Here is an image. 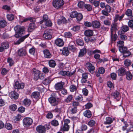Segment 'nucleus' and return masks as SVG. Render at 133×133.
Returning <instances> with one entry per match:
<instances>
[{
    "instance_id": "nucleus-28",
    "label": "nucleus",
    "mask_w": 133,
    "mask_h": 133,
    "mask_svg": "<svg viewBox=\"0 0 133 133\" xmlns=\"http://www.w3.org/2000/svg\"><path fill=\"white\" fill-rule=\"evenodd\" d=\"M67 21L65 18L64 17H61L60 19H58L57 23L59 25H60L61 24H64Z\"/></svg>"
},
{
    "instance_id": "nucleus-8",
    "label": "nucleus",
    "mask_w": 133,
    "mask_h": 133,
    "mask_svg": "<svg viewBox=\"0 0 133 133\" xmlns=\"http://www.w3.org/2000/svg\"><path fill=\"white\" fill-rule=\"evenodd\" d=\"M51 30L48 29L46 30L43 34V37L44 38L48 39H50L52 38Z\"/></svg>"
},
{
    "instance_id": "nucleus-51",
    "label": "nucleus",
    "mask_w": 133,
    "mask_h": 133,
    "mask_svg": "<svg viewBox=\"0 0 133 133\" xmlns=\"http://www.w3.org/2000/svg\"><path fill=\"white\" fill-rule=\"evenodd\" d=\"M21 117V116L19 114H18L15 117L14 119V120L15 122L19 121Z\"/></svg>"
},
{
    "instance_id": "nucleus-19",
    "label": "nucleus",
    "mask_w": 133,
    "mask_h": 133,
    "mask_svg": "<svg viewBox=\"0 0 133 133\" xmlns=\"http://www.w3.org/2000/svg\"><path fill=\"white\" fill-rule=\"evenodd\" d=\"M118 72L119 75L123 76L126 74L127 72L124 68L122 67L119 69Z\"/></svg>"
},
{
    "instance_id": "nucleus-61",
    "label": "nucleus",
    "mask_w": 133,
    "mask_h": 133,
    "mask_svg": "<svg viewBox=\"0 0 133 133\" xmlns=\"http://www.w3.org/2000/svg\"><path fill=\"white\" fill-rule=\"evenodd\" d=\"M128 26L130 28H133V20H130L128 23Z\"/></svg>"
},
{
    "instance_id": "nucleus-2",
    "label": "nucleus",
    "mask_w": 133,
    "mask_h": 133,
    "mask_svg": "<svg viewBox=\"0 0 133 133\" xmlns=\"http://www.w3.org/2000/svg\"><path fill=\"white\" fill-rule=\"evenodd\" d=\"M14 29L16 33L14 36L16 38H19V34L20 35L23 34L25 32V28L19 25L16 26L14 28Z\"/></svg>"
},
{
    "instance_id": "nucleus-35",
    "label": "nucleus",
    "mask_w": 133,
    "mask_h": 133,
    "mask_svg": "<svg viewBox=\"0 0 133 133\" xmlns=\"http://www.w3.org/2000/svg\"><path fill=\"white\" fill-rule=\"evenodd\" d=\"M49 64L50 66L52 68L54 67L56 65L55 61L53 60L49 61Z\"/></svg>"
},
{
    "instance_id": "nucleus-60",
    "label": "nucleus",
    "mask_w": 133,
    "mask_h": 133,
    "mask_svg": "<svg viewBox=\"0 0 133 133\" xmlns=\"http://www.w3.org/2000/svg\"><path fill=\"white\" fill-rule=\"evenodd\" d=\"M82 92L83 94L85 96L87 95L88 91V90L86 88H84L82 89Z\"/></svg>"
},
{
    "instance_id": "nucleus-22",
    "label": "nucleus",
    "mask_w": 133,
    "mask_h": 133,
    "mask_svg": "<svg viewBox=\"0 0 133 133\" xmlns=\"http://www.w3.org/2000/svg\"><path fill=\"white\" fill-rule=\"evenodd\" d=\"M59 74L61 75H66L68 76H71L73 74V73L70 72L69 71H61L59 72Z\"/></svg>"
},
{
    "instance_id": "nucleus-39",
    "label": "nucleus",
    "mask_w": 133,
    "mask_h": 133,
    "mask_svg": "<svg viewBox=\"0 0 133 133\" xmlns=\"http://www.w3.org/2000/svg\"><path fill=\"white\" fill-rule=\"evenodd\" d=\"M6 24V21L4 20H1L0 21V27L3 28L5 27Z\"/></svg>"
},
{
    "instance_id": "nucleus-20",
    "label": "nucleus",
    "mask_w": 133,
    "mask_h": 133,
    "mask_svg": "<svg viewBox=\"0 0 133 133\" xmlns=\"http://www.w3.org/2000/svg\"><path fill=\"white\" fill-rule=\"evenodd\" d=\"M26 54V52L24 49L23 48L21 49L18 51V55L19 56H25Z\"/></svg>"
},
{
    "instance_id": "nucleus-47",
    "label": "nucleus",
    "mask_w": 133,
    "mask_h": 133,
    "mask_svg": "<svg viewBox=\"0 0 133 133\" xmlns=\"http://www.w3.org/2000/svg\"><path fill=\"white\" fill-rule=\"evenodd\" d=\"M84 7L88 11H90L92 10V6L89 4H86L84 5Z\"/></svg>"
},
{
    "instance_id": "nucleus-6",
    "label": "nucleus",
    "mask_w": 133,
    "mask_h": 133,
    "mask_svg": "<svg viewBox=\"0 0 133 133\" xmlns=\"http://www.w3.org/2000/svg\"><path fill=\"white\" fill-rule=\"evenodd\" d=\"M54 96V94H52L51 96L48 99V101L52 105L55 106L58 105V102L55 97L53 96Z\"/></svg>"
},
{
    "instance_id": "nucleus-25",
    "label": "nucleus",
    "mask_w": 133,
    "mask_h": 133,
    "mask_svg": "<svg viewBox=\"0 0 133 133\" xmlns=\"http://www.w3.org/2000/svg\"><path fill=\"white\" fill-rule=\"evenodd\" d=\"M40 96L39 93L38 91H35L32 92L31 95L32 98L36 99L38 98Z\"/></svg>"
},
{
    "instance_id": "nucleus-23",
    "label": "nucleus",
    "mask_w": 133,
    "mask_h": 133,
    "mask_svg": "<svg viewBox=\"0 0 133 133\" xmlns=\"http://www.w3.org/2000/svg\"><path fill=\"white\" fill-rule=\"evenodd\" d=\"M75 45L73 42H71L69 44L68 46V48L71 50L73 51H75L76 50V49L75 47Z\"/></svg>"
},
{
    "instance_id": "nucleus-45",
    "label": "nucleus",
    "mask_w": 133,
    "mask_h": 133,
    "mask_svg": "<svg viewBox=\"0 0 133 133\" xmlns=\"http://www.w3.org/2000/svg\"><path fill=\"white\" fill-rule=\"evenodd\" d=\"M7 19L9 21L13 20L14 18V16L12 14H8L7 15Z\"/></svg>"
},
{
    "instance_id": "nucleus-17",
    "label": "nucleus",
    "mask_w": 133,
    "mask_h": 133,
    "mask_svg": "<svg viewBox=\"0 0 133 133\" xmlns=\"http://www.w3.org/2000/svg\"><path fill=\"white\" fill-rule=\"evenodd\" d=\"M87 49L86 48H84L82 49H80L79 53L78 56L79 57H82L85 55L87 52Z\"/></svg>"
},
{
    "instance_id": "nucleus-62",
    "label": "nucleus",
    "mask_w": 133,
    "mask_h": 133,
    "mask_svg": "<svg viewBox=\"0 0 133 133\" xmlns=\"http://www.w3.org/2000/svg\"><path fill=\"white\" fill-rule=\"evenodd\" d=\"M98 71L99 74H103L105 72V70L103 67L100 68L98 69Z\"/></svg>"
},
{
    "instance_id": "nucleus-9",
    "label": "nucleus",
    "mask_w": 133,
    "mask_h": 133,
    "mask_svg": "<svg viewBox=\"0 0 133 133\" xmlns=\"http://www.w3.org/2000/svg\"><path fill=\"white\" fill-rule=\"evenodd\" d=\"M24 87V83H19L18 81H17L15 83L14 88L15 89H22Z\"/></svg>"
},
{
    "instance_id": "nucleus-64",
    "label": "nucleus",
    "mask_w": 133,
    "mask_h": 133,
    "mask_svg": "<svg viewBox=\"0 0 133 133\" xmlns=\"http://www.w3.org/2000/svg\"><path fill=\"white\" fill-rule=\"evenodd\" d=\"M25 110V108L22 106L19 107L18 109V111L22 113L24 112V111Z\"/></svg>"
},
{
    "instance_id": "nucleus-33",
    "label": "nucleus",
    "mask_w": 133,
    "mask_h": 133,
    "mask_svg": "<svg viewBox=\"0 0 133 133\" xmlns=\"http://www.w3.org/2000/svg\"><path fill=\"white\" fill-rule=\"evenodd\" d=\"M62 53L64 55L68 56L69 53L68 48L67 47L64 48L63 49Z\"/></svg>"
},
{
    "instance_id": "nucleus-21",
    "label": "nucleus",
    "mask_w": 133,
    "mask_h": 133,
    "mask_svg": "<svg viewBox=\"0 0 133 133\" xmlns=\"http://www.w3.org/2000/svg\"><path fill=\"white\" fill-rule=\"evenodd\" d=\"M92 25L93 27L98 28L100 27L101 24L98 21H95L92 22Z\"/></svg>"
},
{
    "instance_id": "nucleus-11",
    "label": "nucleus",
    "mask_w": 133,
    "mask_h": 133,
    "mask_svg": "<svg viewBox=\"0 0 133 133\" xmlns=\"http://www.w3.org/2000/svg\"><path fill=\"white\" fill-rule=\"evenodd\" d=\"M86 67L90 72L92 74L94 72L95 67L92 65L91 63H86Z\"/></svg>"
},
{
    "instance_id": "nucleus-50",
    "label": "nucleus",
    "mask_w": 133,
    "mask_h": 133,
    "mask_svg": "<svg viewBox=\"0 0 133 133\" xmlns=\"http://www.w3.org/2000/svg\"><path fill=\"white\" fill-rule=\"evenodd\" d=\"M10 109L12 111H14L17 108V106L15 104L11 105L9 106Z\"/></svg>"
},
{
    "instance_id": "nucleus-24",
    "label": "nucleus",
    "mask_w": 133,
    "mask_h": 133,
    "mask_svg": "<svg viewBox=\"0 0 133 133\" xmlns=\"http://www.w3.org/2000/svg\"><path fill=\"white\" fill-rule=\"evenodd\" d=\"M36 28V25L34 23H30L29 25L28 30L29 32H32Z\"/></svg>"
},
{
    "instance_id": "nucleus-26",
    "label": "nucleus",
    "mask_w": 133,
    "mask_h": 133,
    "mask_svg": "<svg viewBox=\"0 0 133 133\" xmlns=\"http://www.w3.org/2000/svg\"><path fill=\"white\" fill-rule=\"evenodd\" d=\"M84 34L86 36H91L93 35V32L92 30H88L85 31Z\"/></svg>"
},
{
    "instance_id": "nucleus-4",
    "label": "nucleus",
    "mask_w": 133,
    "mask_h": 133,
    "mask_svg": "<svg viewBox=\"0 0 133 133\" xmlns=\"http://www.w3.org/2000/svg\"><path fill=\"white\" fill-rule=\"evenodd\" d=\"M33 122V120L30 117H25L23 120V125L25 127H28L32 124Z\"/></svg>"
},
{
    "instance_id": "nucleus-15",
    "label": "nucleus",
    "mask_w": 133,
    "mask_h": 133,
    "mask_svg": "<svg viewBox=\"0 0 133 133\" xmlns=\"http://www.w3.org/2000/svg\"><path fill=\"white\" fill-rule=\"evenodd\" d=\"M9 96L12 99H16L18 97V94L15 91H11L9 94Z\"/></svg>"
},
{
    "instance_id": "nucleus-14",
    "label": "nucleus",
    "mask_w": 133,
    "mask_h": 133,
    "mask_svg": "<svg viewBox=\"0 0 133 133\" xmlns=\"http://www.w3.org/2000/svg\"><path fill=\"white\" fill-rule=\"evenodd\" d=\"M55 43L57 46H63L64 44L63 39L60 38L56 39L55 41Z\"/></svg>"
},
{
    "instance_id": "nucleus-10",
    "label": "nucleus",
    "mask_w": 133,
    "mask_h": 133,
    "mask_svg": "<svg viewBox=\"0 0 133 133\" xmlns=\"http://www.w3.org/2000/svg\"><path fill=\"white\" fill-rule=\"evenodd\" d=\"M64 83L62 82H58L55 85V88L57 90L60 91L63 88Z\"/></svg>"
},
{
    "instance_id": "nucleus-49",
    "label": "nucleus",
    "mask_w": 133,
    "mask_h": 133,
    "mask_svg": "<svg viewBox=\"0 0 133 133\" xmlns=\"http://www.w3.org/2000/svg\"><path fill=\"white\" fill-rule=\"evenodd\" d=\"M70 89L71 92H73L76 91L77 87L75 85H72L70 86Z\"/></svg>"
},
{
    "instance_id": "nucleus-37",
    "label": "nucleus",
    "mask_w": 133,
    "mask_h": 133,
    "mask_svg": "<svg viewBox=\"0 0 133 133\" xmlns=\"http://www.w3.org/2000/svg\"><path fill=\"white\" fill-rule=\"evenodd\" d=\"M34 79L35 80L37 81L39 78V71H35V72L34 71Z\"/></svg>"
},
{
    "instance_id": "nucleus-18",
    "label": "nucleus",
    "mask_w": 133,
    "mask_h": 133,
    "mask_svg": "<svg viewBox=\"0 0 133 133\" xmlns=\"http://www.w3.org/2000/svg\"><path fill=\"white\" fill-rule=\"evenodd\" d=\"M43 52L44 57L45 58H49L52 56L49 51L48 50H44L43 51Z\"/></svg>"
},
{
    "instance_id": "nucleus-36",
    "label": "nucleus",
    "mask_w": 133,
    "mask_h": 133,
    "mask_svg": "<svg viewBox=\"0 0 133 133\" xmlns=\"http://www.w3.org/2000/svg\"><path fill=\"white\" fill-rule=\"evenodd\" d=\"M5 128L8 130H11L12 129V124L10 123H6L5 125Z\"/></svg>"
},
{
    "instance_id": "nucleus-31",
    "label": "nucleus",
    "mask_w": 133,
    "mask_h": 133,
    "mask_svg": "<svg viewBox=\"0 0 133 133\" xmlns=\"http://www.w3.org/2000/svg\"><path fill=\"white\" fill-rule=\"evenodd\" d=\"M51 125L54 127H57L59 125L58 121L55 119L52 120L51 122Z\"/></svg>"
},
{
    "instance_id": "nucleus-52",
    "label": "nucleus",
    "mask_w": 133,
    "mask_h": 133,
    "mask_svg": "<svg viewBox=\"0 0 133 133\" xmlns=\"http://www.w3.org/2000/svg\"><path fill=\"white\" fill-rule=\"evenodd\" d=\"M64 36L66 38H70L72 34L70 32H65L64 34Z\"/></svg>"
},
{
    "instance_id": "nucleus-16",
    "label": "nucleus",
    "mask_w": 133,
    "mask_h": 133,
    "mask_svg": "<svg viewBox=\"0 0 133 133\" xmlns=\"http://www.w3.org/2000/svg\"><path fill=\"white\" fill-rule=\"evenodd\" d=\"M31 100L28 98L25 99L23 101V104L26 107H29L31 104Z\"/></svg>"
},
{
    "instance_id": "nucleus-57",
    "label": "nucleus",
    "mask_w": 133,
    "mask_h": 133,
    "mask_svg": "<svg viewBox=\"0 0 133 133\" xmlns=\"http://www.w3.org/2000/svg\"><path fill=\"white\" fill-rule=\"evenodd\" d=\"M8 62L9 64V65L10 66L14 64V61L12 58H9L8 59Z\"/></svg>"
},
{
    "instance_id": "nucleus-5",
    "label": "nucleus",
    "mask_w": 133,
    "mask_h": 133,
    "mask_svg": "<svg viewBox=\"0 0 133 133\" xmlns=\"http://www.w3.org/2000/svg\"><path fill=\"white\" fill-rule=\"evenodd\" d=\"M64 4L63 0H54L52 2L53 6L57 9L63 6Z\"/></svg>"
},
{
    "instance_id": "nucleus-40",
    "label": "nucleus",
    "mask_w": 133,
    "mask_h": 133,
    "mask_svg": "<svg viewBox=\"0 0 133 133\" xmlns=\"http://www.w3.org/2000/svg\"><path fill=\"white\" fill-rule=\"evenodd\" d=\"M96 122L95 121L93 120H91L88 122V124L90 126L92 127L94 126Z\"/></svg>"
},
{
    "instance_id": "nucleus-7",
    "label": "nucleus",
    "mask_w": 133,
    "mask_h": 133,
    "mask_svg": "<svg viewBox=\"0 0 133 133\" xmlns=\"http://www.w3.org/2000/svg\"><path fill=\"white\" fill-rule=\"evenodd\" d=\"M70 122V120L68 119H66L64 120V124L62 128V129L63 131H67L69 130L70 128L69 124Z\"/></svg>"
},
{
    "instance_id": "nucleus-27",
    "label": "nucleus",
    "mask_w": 133,
    "mask_h": 133,
    "mask_svg": "<svg viewBox=\"0 0 133 133\" xmlns=\"http://www.w3.org/2000/svg\"><path fill=\"white\" fill-rule=\"evenodd\" d=\"M113 97L115 99H117V98H119L120 97V94L118 92L116 91L112 93V95ZM119 98L117 99V100H119Z\"/></svg>"
},
{
    "instance_id": "nucleus-41",
    "label": "nucleus",
    "mask_w": 133,
    "mask_h": 133,
    "mask_svg": "<svg viewBox=\"0 0 133 133\" xmlns=\"http://www.w3.org/2000/svg\"><path fill=\"white\" fill-rule=\"evenodd\" d=\"M76 43L78 45L81 46H82L84 45V42L83 41L82 39H77Z\"/></svg>"
},
{
    "instance_id": "nucleus-48",
    "label": "nucleus",
    "mask_w": 133,
    "mask_h": 133,
    "mask_svg": "<svg viewBox=\"0 0 133 133\" xmlns=\"http://www.w3.org/2000/svg\"><path fill=\"white\" fill-rule=\"evenodd\" d=\"M71 114H74L76 113L77 112V109L76 107H74L71 108L69 110Z\"/></svg>"
},
{
    "instance_id": "nucleus-53",
    "label": "nucleus",
    "mask_w": 133,
    "mask_h": 133,
    "mask_svg": "<svg viewBox=\"0 0 133 133\" xmlns=\"http://www.w3.org/2000/svg\"><path fill=\"white\" fill-rule=\"evenodd\" d=\"M124 64L126 66H128L131 64V62L129 59H126L124 61Z\"/></svg>"
},
{
    "instance_id": "nucleus-58",
    "label": "nucleus",
    "mask_w": 133,
    "mask_h": 133,
    "mask_svg": "<svg viewBox=\"0 0 133 133\" xmlns=\"http://www.w3.org/2000/svg\"><path fill=\"white\" fill-rule=\"evenodd\" d=\"M125 14L128 16H130L132 15V11L130 9H128L125 12Z\"/></svg>"
},
{
    "instance_id": "nucleus-63",
    "label": "nucleus",
    "mask_w": 133,
    "mask_h": 133,
    "mask_svg": "<svg viewBox=\"0 0 133 133\" xmlns=\"http://www.w3.org/2000/svg\"><path fill=\"white\" fill-rule=\"evenodd\" d=\"M84 2L83 1H80L78 4V6L80 8H82L84 6Z\"/></svg>"
},
{
    "instance_id": "nucleus-42",
    "label": "nucleus",
    "mask_w": 133,
    "mask_h": 133,
    "mask_svg": "<svg viewBox=\"0 0 133 133\" xmlns=\"http://www.w3.org/2000/svg\"><path fill=\"white\" fill-rule=\"evenodd\" d=\"M51 82L50 79L49 78L45 79L43 82V83L45 85H47L49 84Z\"/></svg>"
},
{
    "instance_id": "nucleus-3",
    "label": "nucleus",
    "mask_w": 133,
    "mask_h": 133,
    "mask_svg": "<svg viewBox=\"0 0 133 133\" xmlns=\"http://www.w3.org/2000/svg\"><path fill=\"white\" fill-rule=\"evenodd\" d=\"M118 48L119 51L121 53H123V57H125L130 55L131 52L127 50V47L123 46Z\"/></svg>"
},
{
    "instance_id": "nucleus-56",
    "label": "nucleus",
    "mask_w": 133,
    "mask_h": 133,
    "mask_svg": "<svg viewBox=\"0 0 133 133\" xmlns=\"http://www.w3.org/2000/svg\"><path fill=\"white\" fill-rule=\"evenodd\" d=\"M124 42L122 41H119L117 42V45L118 47L123 46Z\"/></svg>"
},
{
    "instance_id": "nucleus-30",
    "label": "nucleus",
    "mask_w": 133,
    "mask_h": 133,
    "mask_svg": "<svg viewBox=\"0 0 133 133\" xmlns=\"http://www.w3.org/2000/svg\"><path fill=\"white\" fill-rule=\"evenodd\" d=\"M84 116L88 118H90L92 114L91 111L89 110L85 111L83 113Z\"/></svg>"
},
{
    "instance_id": "nucleus-55",
    "label": "nucleus",
    "mask_w": 133,
    "mask_h": 133,
    "mask_svg": "<svg viewBox=\"0 0 133 133\" xmlns=\"http://www.w3.org/2000/svg\"><path fill=\"white\" fill-rule=\"evenodd\" d=\"M45 25L48 26H51L52 23L50 20H48L45 22Z\"/></svg>"
},
{
    "instance_id": "nucleus-54",
    "label": "nucleus",
    "mask_w": 133,
    "mask_h": 133,
    "mask_svg": "<svg viewBox=\"0 0 133 133\" xmlns=\"http://www.w3.org/2000/svg\"><path fill=\"white\" fill-rule=\"evenodd\" d=\"M77 14V13L76 11H73L70 14V17L72 18L75 17H76Z\"/></svg>"
},
{
    "instance_id": "nucleus-34",
    "label": "nucleus",
    "mask_w": 133,
    "mask_h": 133,
    "mask_svg": "<svg viewBox=\"0 0 133 133\" xmlns=\"http://www.w3.org/2000/svg\"><path fill=\"white\" fill-rule=\"evenodd\" d=\"M125 74L127 79L128 80H130L132 77V75L131 73L129 71H128Z\"/></svg>"
},
{
    "instance_id": "nucleus-44",
    "label": "nucleus",
    "mask_w": 133,
    "mask_h": 133,
    "mask_svg": "<svg viewBox=\"0 0 133 133\" xmlns=\"http://www.w3.org/2000/svg\"><path fill=\"white\" fill-rule=\"evenodd\" d=\"M121 29L122 31L124 32H127L129 29L128 26L126 25L123 26L121 27Z\"/></svg>"
},
{
    "instance_id": "nucleus-43",
    "label": "nucleus",
    "mask_w": 133,
    "mask_h": 133,
    "mask_svg": "<svg viewBox=\"0 0 133 133\" xmlns=\"http://www.w3.org/2000/svg\"><path fill=\"white\" fill-rule=\"evenodd\" d=\"M72 96L71 95H69L65 99V101L66 103H69L72 100Z\"/></svg>"
},
{
    "instance_id": "nucleus-29",
    "label": "nucleus",
    "mask_w": 133,
    "mask_h": 133,
    "mask_svg": "<svg viewBox=\"0 0 133 133\" xmlns=\"http://www.w3.org/2000/svg\"><path fill=\"white\" fill-rule=\"evenodd\" d=\"M124 15L122 14L121 16H119L118 15H116L114 17V21L115 22H116L118 20L120 21L123 17Z\"/></svg>"
},
{
    "instance_id": "nucleus-13",
    "label": "nucleus",
    "mask_w": 133,
    "mask_h": 133,
    "mask_svg": "<svg viewBox=\"0 0 133 133\" xmlns=\"http://www.w3.org/2000/svg\"><path fill=\"white\" fill-rule=\"evenodd\" d=\"M29 34H28L26 35L21 37L18 41L15 43V44L16 45L19 44L21 42H23L26 38H28L29 36Z\"/></svg>"
},
{
    "instance_id": "nucleus-59",
    "label": "nucleus",
    "mask_w": 133,
    "mask_h": 133,
    "mask_svg": "<svg viewBox=\"0 0 133 133\" xmlns=\"http://www.w3.org/2000/svg\"><path fill=\"white\" fill-rule=\"evenodd\" d=\"M53 116L52 113L51 112L48 113L46 115V117L48 119H51L53 117Z\"/></svg>"
},
{
    "instance_id": "nucleus-1",
    "label": "nucleus",
    "mask_w": 133,
    "mask_h": 133,
    "mask_svg": "<svg viewBox=\"0 0 133 133\" xmlns=\"http://www.w3.org/2000/svg\"><path fill=\"white\" fill-rule=\"evenodd\" d=\"M110 37L111 41H115L117 38L116 31L118 30V26L116 23H112L111 26Z\"/></svg>"
},
{
    "instance_id": "nucleus-38",
    "label": "nucleus",
    "mask_w": 133,
    "mask_h": 133,
    "mask_svg": "<svg viewBox=\"0 0 133 133\" xmlns=\"http://www.w3.org/2000/svg\"><path fill=\"white\" fill-rule=\"evenodd\" d=\"M1 46L4 48V49H6L9 48V43L8 42H3L1 44Z\"/></svg>"
},
{
    "instance_id": "nucleus-12",
    "label": "nucleus",
    "mask_w": 133,
    "mask_h": 133,
    "mask_svg": "<svg viewBox=\"0 0 133 133\" xmlns=\"http://www.w3.org/2000/svg\"><path fill=\"white\" fill-rule=\"evenodd\" d=\"M36 130L39 133H45V128L44 126L40 125L36 127Z\"/></svg>"
},
{
    "instance_id": "nucleus-46",
    "label": "nucleus",
    "mask_w": 133,
    "mask_h": 133,
    "mask_svg": "<svg viewBox=\"0 0 133 133\" xmlns=\"http://www.w3.org/2000/svg\"><path fill=\"white\" fill-rule=\"evenodd\" d=\"M83 15L80 13H77L76 17V19L78 21H80L83 18Z\"/></svg>"
},
{
    "instance_id": "nucleus-32",
    "label": "nucleus",
    "mask_w": 133,
    "mask_h": 133,
    "mask_svg": "<svg viewBox=\"0 0 133 133\" xmlns=\"http://www.w3.org/2000/svg\"><path fill=\"white\" fill-rule=\"evenodd\" d=\"M112 118L110 117H108L106 118V121L104 122L105 124H109L112 122Z\"/></svg>"
}]
</instances>
